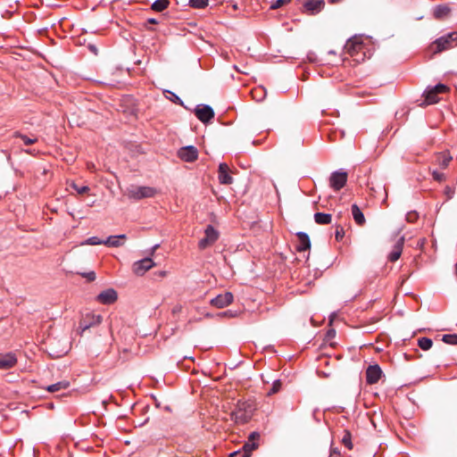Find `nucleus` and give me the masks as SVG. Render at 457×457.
Instances as JSON below:
<instances>
[{
    "mask_svg": "<svg viewBox=\"0 0 457 457\" xmlns=\"http://www.w3.org/2000/svg\"><path fill=\"white\" fill-rule=\"evenodd\" d=\"M255 410L253 401H238L231 412V419L237 424H245L252 419Z\"/></svg>",
    "mask_w": 457,
    "mask_h": 457,
    "instance_id": "1",
    "label": "nucleus"
},
{
    "mask_svg": "<svg viewBox=\"0 0 457 457\" xmlns=\"http://www.w3.org/2000/svg\"><path fill=\"white\" fill-rule=\"evenodd\" d=\"M457 46V31L449 32L437 39L429 46V51L433 54H439Z\"/></svg>",
    "mask_w": 457,
    "mask_h": 457,
    "instance_id": "2",
    "label": "nucleus"
},
{
    "mask_svg": "<svg viewBox=\"0 0 457 457\" xmlns=\"http://www.w3.org/2000/svg\"><path fill=\"white\" fill-rule=\"evenodd\" d=\"M448 91L449 87L442 83L434 87H428L422 95L424 100L420 104V106H427L438 103L440 100L438 95L445 94Z\"/></svg>",
    "mask_w": 457,
    "mask_h": 457,
    "instance_id": "3",
    "label": "nucleus"
},
{
    "mask_svg": "<svg viewBox=\"0 0 457 457\" xmlns=\"http://www.w3.org/2000/svg\"><path fill=\"white\" fill-rule=\"evenodd\" d=\"M158 193L157 189L152 187H135L132 186L127 189V195L129 199H133L136 201L144 199V198H151L156 195Z\"/></svg>",
    "mask_w": 457,
    "mask_h": 457,
    "instance_id": "4",
    "label": "nucleus"
},
{
    "mask_svg": "<svg viewBox=\"0 0 457 457\" xmlns=\"http://www.w3.org/2000/svg\"><path fill=\"white\" fill-rule=\"evenodd\" d=\"M219 238V232L216 230L213 226L208 225L204 230V237H203L199 243L198 247L201 250L207 248L213 245Z\"/></svg>",
    "mask_w": 457,
    "mask_h": 457,
    "instance_id": "5",
    "label": "nucleus"
},
{
    "mask_svg": "<svg viewBox=\"0 0 457 457\" xmlns=\"http://www.w3.org/2000/svg\"><path fill=\"white\" fill-rule=\"evenodd\" d=\"M102 320L103 318L101 315L88 312L85 314L80 320L79 324V329H80L82 333L92 327L100 325Z\"/></svg>",
    "mask_w": 457,
    "mask_h": 457,
    "instance_id": "6",
    "label": "nucleus"
},
{
    "mask_svg": "<svg viewBox=\"0 0 457 457\" xmlns=\"http://www.w3.org/2000/svg\"><path fill=\"white\" fill-rule=\"evenodd\" d=\"M347 172L339 170L331 173L329 185L335 191L342 189L347 182Z\"/></svg>",
    "mask_w": 457,
    "mask_h": 457,
    "instance_id": "7",
    "label": "nucleus"
},
{
    "mask_svg": "<svg viewBox=\"0 0 457 457\" xmlns=\"http://www.w3.org/2000/svg\"><path fill=\"white\" fill-rule=\"evenodd\" d=\"M195 115L203 123H208L214 118V112L209 105L199 104L195 109Z\"/></svg>",
    "mask_w": 457,
    "mask_h": 457,
    "instance_id": "8",
    "label": "nucleus"
},
{
    "mask_svg": "<svg viewBox=\"0 0 457 457\" xmlns=\"http://www.w3.org/2000/svg\"><path fill=\"white\" fill-rule=\"evenodd\" d=\"M178 157L187 162H193L198 159V150L193 145L184 146L179 149Z\"/></svg>",
    "mask_w": 457,
    "mask_h": 457,
    "instance_id": "9",
    "label": "nucleus"
},
{
    "mask_svg": "<svg viewBox=\"0 0 457 457\" xmlns=\"http://www.w3.org/2000/svg\"><path fill=\"white\" fill-rule=\"evenodd\" d=\"M261 435L258 432H252L247 437V440L243 445L242 450L245 453V455L251 456L252 453L259 447Z\"/></svg>",
    "mask_w": 457,
    "mask_h": 457,
    "instance_id": "10",
    "label": "nucleus"
},
{
    "mask_svg": "<svg viewBox=\"0 0 457 457\" xmlns=\"http://www.w3.org/2000/svg\"><path fill=\"white\" fill-rule=\"evenodd\" d=\"M344 48L345 53L351 56H354L360 52H363L364 46L361 38L355 36L346 41Z\"/></svg>",
    "mask_w": 457,
    "mask_h": 457,
    "instance_id": "11",
    "label": "nucleus"
},
{
    "mask_svg": "<svg viewBox=\"0 0 457 457\" xmlns=\"http://www.w3.org/2000/svg\"><path fill=\"white\" fill-rule=\"evenodd\" d=\"M154 266L151 258H144L133 263L132 270L137 276H143L146 271Z\"/></svg>",
    "mask_w": 457,
    "mask_h": 457,
    "instance_id": "12",
    "label": "nucleus"
},
{
    "mask_svg": "<svg viewBox=\"0 0 457 457\" xmlns=\"http://www.w3.org/2000/svg\"><path fill=\"white\" fill-rule=\"evenodd\" d=\"M233 300V294L230 292H226L224 294H220L216 297L212 298L210 303L212 306L221 309L232 303Z\"/></svg>",
    "mask_w": 457,
    "mask_h": 457,
    "instance_id": "13",
    "label": "nucleus"
},
{
    "mask_svg": "<svg viewBox=\"0 0 457 457\" xmlns=\"http://www.w3.org/2000/svg\"><path fill=\"white\" fill-rule=\"evenodd\" d=\"M382 375V370L378 364L370 365L366 370V382L373 385L378 382Z\"/></svg>",
    "mask_w": 457,
    "mask_h": 457,
    "instance_id": "14",
    "label": "nucleus"
},
{
    "mask_svg": "<svg viewBox=\"0 0 457 457\" xmlns=\"http://www.w3.org/2000/svg\"><path fill=\"white\" fill-rule=\"evenodd\" d=\"M452 8L449 4L436 5L432 10L433 17L436 20L443 21L451 16Z\"/></svg>",
    "mask_w": 457,
    "mask_h": 457,
    "instance_id": "15",
    "label": "nucleus"
},
{
    "mask_svg": "<svg viewBox=\"0 0 457 457\" xmlns=\"http://www.w3.org/2000/svg\"><path fill=\"white\" fill-rule=\"evenodd\" d=\"M117 292L112 288H109L101 292L96 296V301L102 304H112L117 301Z\"/></svg>",
    "mask_w": 457,
    "mask_h": 457,
    "instance_id": "16",
    "label": "nucleus"
},
{
    "mask_svg": "<svg viewBox=\"0 0 457 457\" xmlns=\"http://www.w3.org/2000/svg\"><path fill=\"white\" fill-rule=\"evenodd\" d=\"M324 6L325 3L323 0H311L305 2L303 5V12L310 15H314L319 13L324 8Z\"/></svg>",
    "mask_w": 457,
    "mask_h": 457,
    "instance_id": "17",
    "label": "nucleus"
},
{
    "mask_svg": "<svg viewBox=\"0 0 457 457\" xmlns=\"http://www.w3.org/2000/svg\"><path fill=\"white\" fill-rule=\"evenodd\" d=\"M229 167L227 163L222 162L219 165L218 179L222 185H230L233 182V178L229 174Z\"/></svg>",
    "mask_w": 457,
    "mask_h": 457,
    "instance_id": "18",
    "label": "nucleus"
},
{
    "mask_svg": "<svg viewBox=\"0 0 457 457\" xmlns=\"http://www.w3.org/2000/svg\"><path fill=\"white\" fill-rule=\"evenodd\" d=\"M297 241L295 244V248L297 252H303L311 247V241L309 236L304 232H298L296 234Z\"/></svg>",
    "mask_w": 457,
    "mask_h": 457,
    "instance_id": "19",
    "label": "nucleus"
},
{
    "mask_svg": "<svg viewBox=\"0 0 457 457\" xmlns=\"http://www.w3.org/2000/svg\"><path fill=\"white\" fill-rule=\"evenodd\" d=\"M17 364V357L13 353L0 355V370H9Z\"/></svg>",
    "mask_w": 457,
    "mask_h": 457,
    "instance_id": "20",
    "label": "nucleus"
},
{
    "mask_svg": "<svg viewBox=\"0 0 457 457\" xmlns=\"http://www.w3.org/2000/svg\"><path fill=\"white\" fill-rule=\"evenodd\" d=\"M403 244L404 237L402 236L395 244L392 252L388 255V260L390 262H395L400 258L403 252Z\"/></svg>",
    "mask_w": 457,
    "mask_h": 457,
    "instance_id": "21",
    "label": "nucleus"
},
{
    "mask_svg": "<svg viewBox=\"0 0 457 457\" xmlns=\"http://www.w3.org/2000/svg\"><path fill=\"white\" fill-rule=\"evenodd\" d=\"M351 212L353 218L356 224L359 226H362L365 223V217L361 212V210L359 208V206L356 204H352L351 206Z\"/></svg>",
    "mask_w": 457,
    "mask_h": 457,
    "instance_id": "22",
    "label": "nucleus"
},
{
    "mask_svg": "<svg viewBox=\"0 0 457 457\" xmlns=\"http://www.w3.org/2000/svg\"><path fill=\"white\" fill-rule=\"evenodd\" d=\"M70 385L71 384H70L69 381L62 380V381H59V382H57L55 384L48 386L46 389L49 393H56V392H59L61 390H65V389L69 388Z\"/></svg>",
    "mask_w": 457,
    "mask_h": 457,
    "instance_id": "23",
    "label": "nucleus"
},
{
    "mask_svg": "<svg viewBox=\"0 0 457 457\" xmlns=\"http://www.w3.org/2000/svg\"><path fill=\"white\" fill-rule=\"evenodd\" d=\"M314 220L320 225H328L332 221V216L329 213L316 212L314 214Z\"/></svg>",
    "mask_w": 457,
    "mask_h": 457,
    "instance_id": "24",
    "label": "nucleus"
},
{
    "mask_svg": "<svg viewBox=\"0 0 457 457\" xmlns=\"http://www.w3.org/2000/svg\"><path fill=\"white\" fill-rule=\"evenodd\" d=\"M125 237V235L110 236L105 241H104V245L111 247H118L122 245L123 243L120 242V239H124Z\"/></svg>",
    "mask_w": 457,
    "mask_h": 457,
    "instance_id": "25",
    "label": "nucleus"
},
{
    "mask_svg": "<svg viewBox=\"0 0 457 457\" xmlns=\"http://www.w3.org/2000/svg\"><path fill=\"white\" fill-rule=\"evenodd\" d=\"M250 95L254 101L261 102L266 96V90L262 87H257L251 90Z\"/></svg>",
    "mask_w": 457,
    "mask_h": 457,
    "instance_id": "26",
    "label": "nucleus"
},
{
    "mask_svg": "<svg viewBox=\"0 0 457 457\" xmlns=\"http://www.w3.org/2000/svg\"><path fill=\"white\" fill-rule=\"evenodd\" d=\"M12 137L15 138H21L23 141L25 145H34L36 142H37V137H29L21 133L20 131H15L13 133Z\"/></svg>",
    "mask_w": 457,
    "mask_h": 457,
    "instance_id": "27",
    "label": "nucleus"
},
{
    "mask_svg": "<svg viewBox=\"0 0 457 457\" xmlns=\"http://www.w3.org/2000/svg\"><path fill=\"white\" fill-rule=\"evenodd\" d=\"M169 5V0H156L152 4L151 9L154 12H162L163 10L168 8Z\"/></svg>",
    "mask_w": 457,
    "mask_h": 457,
    "instance_id": "28",
    "label": "nucleus"
},
{
    "mask_svg": "<svg viewBox=\"0 0 457 457\" xmlns=\"http://www.w3.org/2000/svg\"><path fill=\"white\" fill-rule=\"evenodd\" d=\"M418 345L424 351L429 350L432 345L433 342L428 337H420L418 339Z\"/></svg>",
    "mask_w": 457,
    "mask_h": 457,
    "instance_id": "29",
    "label": "nucleus"
},
{
    "mask_svg": "<svg viewBox=\"0 0 457 457\" xmlns=\"http://www.w3.org/2000/svg\"><path fill=\"white\" fill-rule=\"evenodd\" d=\"M282 388V382L281 380L279 379H276L272 385H271V387L269 389V391L267 392V395H275L277 394L278 392H279Z\"/></svg>",
    "mask_w": 457,
    "mask_h": 457,
    "instance_id": "30",
    "label": "nucleus"
},
{
    "mask_svg": "<svg viewBox=\"0 0 457 457\" xmlns=\"http://www.w3.org/2000/svg\"><path fill=\"white\" fill-rule=\"evenodd\" d=\"M442 341L448 345H457V334H445L443 336Z\"/></svg>",
    "mask_w": 457,
    "mask_h": 457,
    "instance_id": "31",
    "label": "nucleus"
},
{
    "mask_svg": "<svg viewBox=\"0 0 457 457\" xmlns=\"http://www.w3.org/2000/svg\"><path fill=\"white\" fill-rule=\"evenodd\" d=\"M208 4L209 0H189V5L193 8H204Z\"/></svg>",
    "mask_w": 457,
    "mask_h": 457,
    "instance_id": "32",
    "label": "nucleus"
},
{
    "mask_svg": "<svg viewBox=\"0 0 457 457\" xmlns=\"http://www.w3.org/2000/svg\"><path fill=\"white\" fill-rule=\"evenodd\" d=\"M342 444L347 447L349 450H351L353 448V444H352V441H351V434L349 431H345V435L342 438Z\"/></svg>",
    "mask_w": 457,
    "mask_h": 457,
    "instance_id": "33",
    "label": "nucleus"
},
{
    "mask_svg": "<svg viewBox=\"0 0 457 457\" xmlns=\"http://www.w3.org/2000/svg\"><path fill=\"white\" fill-rule=\"evenodd\" d=\"M71 187L77 191L79 195H84L89 192L90 188L87 186H78L76 184H72Z\"/></svg>",
    "mask_w": 457,
    "mask_h": 457,
    "instance_id": "34",
    "label": "nucleus"
},
{
    "mask_svg": "<svg viewBox=\"0 0 457 457\" xmlns=\"http://www.w3.org/2000/svg\"><path fill=\"white\" fill-rule=\"evenodd\" d=\"M419 218V214L415 211L409 212L406 214V220L409 223H414Z\"/></svg>",
    "mask_w": 457,
    "mask_h": 457,
    "instance_id": "35",
    "label": "nucleus"
},
{
    "mask_svg": "<svg viewBox=\"0 0 457 457\" xmlns=\"http://www.w3.org/2000/svg\"><path fill=\"white\" fill-rule=\"evenodd\" d=\"M85 244L91 245H97L104 244V241L100 240L97 237H91L88 239H87Z\"/></svg>",
    "mask_w": 457,
    "mask_h": 457,
    "instance_id": "36",
    "label": "nucleus"
},
{
    "mask_svg": "<svg viewBox=\"0 0 457 457\" xmlns=\"http://www.w3.org/2000/svg\"><path fill=\"white\" fill-rule=\"evenodd\" d=\"M445 195H446V198L452 199L454 195V188H453L450 186H446L444 190Z\"/></svg>",
    "mask_w": 457,
    "mask_h": 457,
    "instance_id": "37",
    "label": "nucleus"
},
{
    "mask_svg": "<svg viewBox=\"0 0 457 457\" xmlns=\"http://www.w3.org/2000/svg\"><path fill=\"white\" fill-rule=\"evenodd\" d=\"M345 231L343 227L337 226L335 233V237L337 241L341 240L344 237Z\"/></svg>",
    "mask_w": 457,
    "mask_h": 457,
    "instance_id": "38",
    "label": "nucleus"
},
{
    "mask_svg": "<svg viewBox=\"0 0 457 457\" xmlns=\"http://www.w3.org/2000/svg\"><path fill=\"white\" fill-rule=\"evenodd\" d=\"M285 4H286V0H276L274 3L271 4L270 9L276 10V9L283 6Z\"/></svg>",
    "mask_w": 457,
    "mask_h": 457,
    "instance_id": "39",
    "label": "nucleus"
},
{
    "mask_svg": "<svg viewBox=\"0 0 457 457\" xmlns=\"http://www.w3.org/2000/svg\"><path fill=\"white\" fill-rule=\"evenodd\" d=\"M433 179L436 181H442L445 179V174L436 170L432 173Z\"/></svg>",
    "mask_w": 457,
    "mask_h": 457,
    "instance_id": "40",
    "label": "nucleus"
},
{
    "mask_svg": "<svg viewBox=\"0 0 457 457\" xmlns=\"http://www.w3.org/2000/svg\"><path fill=\"white\" fill-rule=\"evenodd\" d=\"M168 93L171 96L170 100H171L173 103H175V104H177L183 105V102H182V100H181V99H180L177 95H175L174 93L170 92V91H169Z\"/></svg>",
    "mask_w": 457,
    "mask_h": 457,
    "instance_id": "41",
    "label": "nucleus"
},
{
    "mask_svg": "<svg viewBox=\"0 0 457 457\" xmlns=\"http://www.w3.org/2000/svg\"><path fill=\"white\" fill-rule=\"evenodd\" d=\"M244 453H245L241 449V450L233 452L232 453L229 454L228 457H249L248 455H245Z\"/></svg>",
    "mask_w": 457,
    "mask_h": 457,
    "instance_id": "42",
    "label": "nucleus"
},
{
    "mask_svg": "<svg viewBox=\"0 0 457 457\" xmlns=\"http://www.w3.org/2000/svg\"><path fill=\"white\" fill-rule=\"evenodd\" d=\"M83 277L86 278L88 281H94L96 279V273L94 271H90L84 273Z\"/></svg>",
    "mask_w": 457,
    "mask_h": 457,
    "instance_id": "43",
    "label": "nucleus"
},
{
    "mask_svg": "<svg viewBox=\"0 0 457 457\" xmlns=\"http://www.w3.org/2000/svg\"><path fill=\"white\" fill-rule=\"evenodd\" d=\"M451 160H452V157H451V156H445H445H443V157H442V161H441V165H442L443 167H446V166H448V164H449V162H450V161H451Z\"/></svg>",
    "mask_w": 457,
    "mask_h": 457,
    "instance_id": "44",
    "label": "nucleus"
},
{
    "mask_svg": "<svg viewBox=\"0 0 457 457\" xmlns=\"http://www.w3.org/2000/svg\"><path fill=\"white\" fill-rule=\"evenodd\" d=\"M340 451L337 448L331 449L330 454L328 457H340Z\"/></svg>",
    "mask_w": 457,
    "mask_h": 457,
    "instance_id": "45",
    "label": "nucleus"
},
{
    "mask_svg": "<svg viewBox=\"0 0 457 457\" xmlns=\"http://www.w3.org/2000/svg\"><path fill=\"white\" fill-rule=\"evenodd\" d=\"M148 24H157L158 21L156 19H154V18H149L146 21Z\"/></svg>",
    "mask_w": 457,
    "mask_h": 457,
    "instance_id": "46",
    "label": "nucleus"
},
{
    "mask_svg": "<svg viewBox=\"0 0 457 457\" xmlns=\"http://www.w3.org/2000/svg\"><path fill=\"white\" fill-rule=\"evenodd\" d=\"M342 0H329V2L332 3V4L339 3Z\"/></svg>",
    "mask_w": 457,
    "mask_h": 457,
    "instance_id": "47",
    "label": "nucleus"
},
{
    "mask_svg": "<svg viewBox=\"0 0 457 457\" xmlns=\"http://www.w3.org/2000/svg\"><path fill=\"white\" fill-rule=\"evenodd\" d=\"M160 275H161L162 277H164V276L166 275V271H162V272L160 273Z\"/></svg>",
    "mask_w": 457,
    "mask_h": 457,
    "instance_id": "48",
    "label": "nucleus"
},
{
    "mask_svg": "<svg viewBox=\"0 0 457 457\" xmlns=\"http://www.w3.org/2000/svg\"><path fill=\"white\" fill-rule=\"evenodd\" d=\"M228 312H222L221 314H222V315H224V316H227V315H228Z\"/></svg>",
    "mask_w": 457,
    "mask_h": 457,
    "instance_id": "49",
    "label": "nucleus"
}]
</instances>
